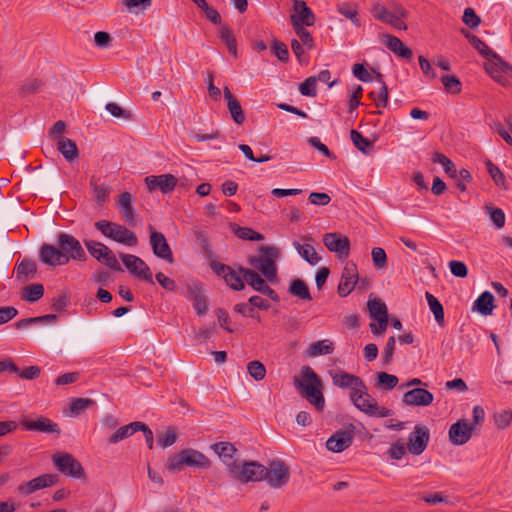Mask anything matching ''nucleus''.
<instances>
[{
    "label": "nucleus",
    "mask_w": 512,
    "mask_h": 512,
    "mask_svg": "<svg viewBox=\"0 0 512 512\" xmlns=\"http://www.w3.org/2000/svg\"><path fill=\"white\" fill-rule=\"evenodd\" d=\"M271 51L279 61L286 63L289 60V51L285 43L274 39L272 41Z\"/></svg>",
    "instance_id": "nucleus-52"
},
{
    "label": "nucleus",
    "mask_w": 512,
    "mask_h": 512,
    "mask_svg": "<svg viewBox=\"0 0 512 512\" xmlns=\"http://www.w3.org/2000/svg\"><path fill=\"white\" fill-rule=\"evenodd\" d=\"M265 471L266 466L257 461H244L237 467H232L229 476L241 483L258 482L265 477Z\"/></svg>",
    "instance_id": "nucleus-7"
},
{
    "label": "nucleus",
    "mask_w": 512,
    "mask_h": 512,
    "mask_svg": "<svg viewBox=\"0 0 512 512\" xmlns=\"http://www.w3.org/2000/svg\"><path fill=\"white\" fill-rule=\"evenodd\" d=\"M293 2L295 14L290 16L292 26H294V22H297L302 26H313L315 24L316 17L311 8L308 7L303 0H293Z\"/></svg>",
    "instance_id": "nucleus-25"
},
{
    "label": "nucleus",
    "mask_w": 512,
    "mask_h": 512,
    "mask_svg": "<svg viewBox=\"0 0 512 512\" xmlns=\"http://www.w3.org/2000/svg\"><path fill=\"white\" fill-rule=\"evenodd\" d=\"M44 295V287L42 284H31L25 287V294L22 299L30 303H34L41 299Z\"/></svg>",
    "instance_id": "nucleus-49"
},
{
    "label": "nucleus",
    "mask_w": 512,
    "mask_h": 512,
    "mask_svg": "<svg viewBox=\"0 0 512 512\" xmlns=\"http://www.w3.org/2000/svg\"><path fill=\"white\" fill-rule=\"evenodd\" d=\"M254 308L261 310H268L270 304L260 296H252L249 298L248 303H239L234 306V310L242 315H246V310H249V316L258 318L254 313Z\"/></svg>",
    "instance_id": "nucleus-28"
},
{
    "label": "nucleus",
    "mask_w": 512,
    "mask_h": 512,
    "mask_svg": "<svg viewBox=\"0 0 512 512\" xmlns=\"http://www.w3.org/2000/svg\"><path fill=\"white\" fill-rule=\"evenodd\" d=\"M316 81L314 76L308 77L299 86V91L303 96L315 97L316 96Z\"/></svg>",
    "instance_id": "nucleus-60"
},
{
    "label": "nucleus",
    "mask_w": 512,
    "mask_h": 512,
    "mask_svg": "<svg viewBox=\"0 0 512 512\" xmlns=\"http://www.w3.org/2000/svg\"><path fill=\"white\" fill-rule=\"evenodd\" d=\"M150 192L160 190L163 194L172 192L177 185V178L172 174H162L158 176H147L144 179Z\"/></svg>",
    "instance_id": "nucleus-19"
},
{
    "label": "nucleus",
    "mask_w": 512,
    "mask_h": 512,
    "mask_svg": "<svg viewBox=\"0 0 512 512\" xmlns=\"http://www.w3.org/2000/svg\"><path fill=\"white\" fill-rule=\"evenodd\" d=\"M58 482V475L56 474H43L33 478L27 482L21 483L17 487V491L21 495H30L40 489L50 487Z\"/></svg>",
    "instance_id": "nucleus-17"
},
{
    "label": "nucleus",
    "mask_w": 512,
    "mask_h": 512,
    "mask_svg": "<svg viewBox=\"0 0 512 512\" xmlns=\"http://www.w3.org/2000/svg\"><path fill=\"white\" fill-rule=\"evenodd\" d=\"M323 243L325 247L337 253L340 257H348L350 253V240L346 236H341L339 233L331 232L323 236Z\"/></svg>",
    "instance_id": "nucleus-18"
},
{
    "label": "nucleus",
    "mask_w": 512,
    "mask_h": 512,
    "mask_svg": "<svg viewBox=\"0 0 512 512\" xmlns=\"http://www.w3.org/2000/svg\"><path fill=\"white\" fill-rule=\"evenodd\" d=\"M337 11L345 16L346 18L350 19L352 23L359 27L360 26V20L358 19V6L357 4L344 2L337 6Z\"/></svg>",
    "instance_id": "nucleus-43"
},
{
    "label": "nucleus",
    "mask_w": 512,
    "mask_h": 512,
    "mask_svg": "<svg viewBox=\"0 0 512 512\" xmlns=\"http://www.w3.org/2000/svg\"><path fill=\"white\" fill-rule=\"evenodd\" d=\"M53 464L65 476L72 478L85 477L82 464L69 453H56L52 456Z\"/></svg>",
    "instance_id": "nucleus-10"
},
{
    "label": "nucleus",
    "mask_w": 512,
    "mask_h": 512,
    "mask_svg": "<svg viewBox=\"0 0 512 512\" xmlns=\"http://www.w3.org/2000/svg\"><path fill=\"white\" fill-rule=\"evenodd\" d=\"M426 300L428 302L429 308L434 314L436 322L440 327H443L445 324L444 320V308L440 301L431 293L426 292L425 294Z\"/></svg>",
    "instance_id": "nucleus-41"
},
{
    "label": "nucleus",
    "mask_w": 512,
    "mask_h": 512,
    "mask_svg": "<svg viewBox=\"0 0 512 512\" xmlns=\"http://www.w3.org/2000/svg\"><path fill=\"white\" fill-rule=\"evenodd\" d=\"M358 281L357 266L354 263H347L343 269L341 281L338 285L340 297L348 296L355 288Z\"/></svg>",
    "instance_id": "nucleus-21"
},
{
    "label": "nucleus",
    "mask_w": 512,
    "mask_h": 512,
    "mask_svg": "<svg viewBox=\"0 0 512 512\" xmlns=\"http://www.w3.org/2000/svg\"><path fill=\"white\" fill-rule=\"evenodd\" d=\"M40 260L49 266L65 265L69 262V256L61 248L45 243L40 248Z\"/></svg>",
    "instance_id": "nucleus-24"
},
{
    "label": "nucleus",
    "mask_w": 512,
    "mask_h": 512,
    "mask_svg": "<svg viewBox=\"0 0 512 512\" xmlns=\"http://www.w3.org/2000/svg\"><path fill=\"white\" fill-rule=\"evenodd\" d=\"M150 231V244L153 253L156 257L166 260L169 263L173 262L172 250L163 233L154 230L152 226H149Z\"/></svg>",
    "instance_id": "nucleus-15"
},
{
    "label": "nucleus",
    "mask_w": 512,
    "mask_h": 512,
    "mask_svg": "<svg viewBox=\"0 0 512 512\" xmlns=\"http://www.w3.org/2000/svg\"><path fill=\"white\" fill-rule=\"evenodd\" d=\"M486 59L484 69L490 76L504 74L512 77V65L503 60L499 54L493 52Z\"/></svg>",
    "instance_id": "nucleus-27"
},
{
    "label": "nucleus",
    "mask_w": 512,
    "mask_h": 512,
    "mask_svg": "<svg viewBox=\"0 0 512 512\" xmlns=\"http://www.w3.org/2000/svg\"><path fill=\"white\" fill-rule=\"evenodd\" d=\"M432 161L434 163L441 164L444 168V171L451 177L457 178V169L455 164L444 154L436 151L433 153Z\"/></svg>",
    "instance_id": "nucleus-44"
},
{
    "label": "nucleus",
    "mask_w": 512,
    "mask_h": 512,
    "mask_svg": "<svg viewBox=\"0 0 512 512\" xmlns=\"http://www.w3.org/2000/svg\"><path fill=\"white\" fill-rule=\"evenodd\" d=\"M294 245L296 249L298 250L299 254L303 257L305 261H307L311 265H316L320 260L321 257L318 255L316 250L313 246L309 244L301 245L298 242H294Z\"/></svg>",
    "instance_id": "nucleus-42"
},
{
    "label": "nucleus",
    "mask_w": 512,
    "mask_h": 512,
    "mask_svg": "<svg viewBox=\"0 0 512 512\" xmlns=\"http://www.w3.org/2000/svg\"><path fill=\"white\" fill-rule=\"evenodd\" d=\"M485 210L497 229L504 227L505 214L501 208L486 206Z\"/></svg>",
    "instance_id": "nucleus-53"
},
{
    "label": "nucleus",
    "mask_w": 512,
    "mask_h": 512,
    "mask_svg": "<svg viewBox=\"0 0 512 512\" xmlns=\"http://www.w3.org/2000/svg\"><path fill=\"white\" fill-rule=\"evenodd\" d=\"M211 449L219 456L230 475L232 467H237L238 465L237 458L235 457L237 453L235 446L230 442H217L211 445Z\"/></svg>",
    "instance_id": "nucleus-23"
},
{
    "label": "nucleus",
    "mask_w": 512,
    "mask_h": 512,
    "mask_svg": "<svg viewBox=\"0 0 512 512\" xmlns=\"http://www.w3.org/2000/svg\"><path fill=\"white\" fill-rule=\"evenodd\" d=\"M406 453L405 446L401 440H398L394 444L390 446L387 450V455L389 459L392 460H400Z\"/></svg>",
    "instance_id": "nucleus-64"
},
{
    "label": "nucleus",
    "mask_w": 512,
    "mask_h": 512,
    "mask_svg": "<svg viewBox=\"0 0 512 512\" xmlns=\"http://www.w3.org/2000/svg\"><path fill=\"white\" fill-rule=\"evenodd\" d=\"M290 478V469L288 465L281 460H272L268 463L263 480L274 489L284 487Z\"/></svg>",
    "instance_id": "nucleus-9"
},
{
    "label": "nucleus",
    "mask_w": 512,
    "mask_h": 512,
    "mask_svg": "<svg viewBox=\"0 0 512 512\" xmlns=\"http://www.w3.org/2000/svg\"><path fill=\"white\" fill-rule=\"evenodd\" d=\"M367 306L372 319H389L387 306L380 298H369Z\"/></svg>",
    "instance_id": "nucleus-36"
},
{
    "label": "nucleus",
    "mask_w": 512,
    "mask_h": 512,
    "mask_svg": "<svg viewBox=\"0 0 512 512\" xmlns=\"http://www.w3.org/2000/svg\"><path fill=\"white\" fill-rule=\"evenodd\" d=\"M239 272L244 277L248 285H250L255 291L268 296L274 302H279V296L269 287L265 280L254 270L239 266Z\"/></svg>",
    "instance_id": "nucleus-12"
},
{
    "label": "nucleus",
    "mask_w": 512,
    "mask_h": 512,
    "mask_svg": "<svg viewBox=\"0 0 512 512\" xmlns=\"http://www.w3.org/2000/svg\"><path fill=\"white\" fill-rule=\"evenodd\" d=\"M494 296L491 292L485 291L474 301L472 310L483 316L491 315L494 309Z\"/></svg>",
    "instance_id": "nucleus-30"
},
{
    "label": "nucleus",
    "mask_w": 512,
    "mask_h": 512,
    "mask_svg": "<svg viewBox=\"0 0 512 512\" xmlns=\"http://www.w3.org/2000/svg\"><path fill=\"white\" fill-rule=\"evenodd\" d=\"M21 425L27 431H39L46 434L56 435H60L61 433L59 425L44 416H39L34 420L23 419L21 421Z\"/></svg>",
    "instance_id": "nucleus-20"
},
{
    "label": "nucleus",
    "mask_w": 512,
    "mask_h": 512,
    "mask_svg": "<svg viewBox=\"0 0 512 512\" xmlns=\"http://www.w3.org/2000/svg\"><path fill=\"white\" fill-rule=\"evenodd\" d=\"M177 436L176 431L173 428H167V430L158 436V444L163 447L172 446L176 442Z\"/></svg>",
    "instance_id": "nucleus-63"
},
{
    "label": "nucleus",
    "mask_w": 512,
    "mask_h": 512,
    "mask_svg": "<svg viewBox=\"0 0 512 512\" xmlns=\"http://www.w3.org/2000/svg\"><path fill=\"white\" fill-rule=\"evenodd\" d=\"M220 38L226 44L228 51L234 57H237V41L232 30L227 26L220 29Z\"/></svg>",
    "instance_id": "nucleus-46"
},
{
    "label": "nucleus",
    "mask_w": 512,
    "mask_h": 512,
    "mask_svg": "<svg viewBox=\"0 0 512 512\" xmlns=\"http://www.w3.org/2000/svg\"><path fill=\"white\" fill-rule=\"evenodd\" d=\"M302 380L295 379V386L301 390L302 395L321 411L325 405L322 394V383L317 374L309 366L301 368Z\"/></svg>",
    "instance_id": "nucleus-2"
},
{
    "label": "nucleus",
    "mask_w": 512,
    "mask_h": 512,
    "mask_svg": "<svg viewBox=\"0 0 512 512\" xmlns=\"http://www.w3.org/2000/svg\"><path fill=\"white\" fill-rule=\"evenodd\" d=\"M330 375L335 386L342 389H350V400L361 412L370 417L379 418L390 417L394 414L391 409L378 405L377 401L368 393V387L359 376L345 371H339L334 374L330 372Z\"/></svg>",
    "instance_id": "nucleus-1"
},
{
    "label": "nucleus",
    "mask_w": 512,
    "mask_h": 512,
    "mask_svg": "<svg viewBox=\"0 0 512 512\" xmlns=\"http://www.w3.org/2000/svg\"><path fill=\"white\" fill-rule=\"evenodd\" d=\"M94 401L88 398H74L70 402V412L74 415H78L85 411L88 407L94 405Z\"/></svg>",
    "instance_id": "nucleus-55"
},
{
    "label": "nucleus",
    "mask_w": 512,
    "mask_h": 512,
    "mask_svg": "<svg viewBox=\"0 0 512 512\" xmlns=\"http://www.w3.org/2000/svg\"><path fill=\"white\" fill-rule=\"evenodd\" d=\"M469 43L485 58L490 56L494 51L476 35H467Z\"/></svg>",
    "instance_id": "nucleus-57"
},
{
    "label": "nucleus",
    "mask_w": 512,
    "mask_h": 512,
    "mask_svg": "<svg viewBox=\"0 0 512 512\" xmlns=\"http://www.w3.org/2000/svg\"><path fill=\"white\" fill-rule=\"evenodd\" d=\"M119 256L129 273L139 280L154 284L152 272L143 259L136 255L125 253H120Z\"/></svg>",
    "instance_id": "nucleus-11"
},
{
    "label": "nucleus",
    "mask_w": 512,
    "mask_h": 512,
    "mask_svg": "<svg viewBox=\"0 0 512 512\" xmlns=\"http://www.w3.org/2000/svg\"><path fill=\"white\" fill-rule=\"evenodd\" d=\"M230 229L238 238L242 240L262 241L264 239L263 234L254 231L250 227H241L236 223H231Z\"/></svg>",
    "instance_id": "nucleus-38"
},
{
    "label": "nucleus",
    "mask_w": 512,
    "mask_h": 512,
    "mask_svg": "<svg viewBox=\"0 0 512 512\" xmlns=\"http://www.w3.org/2000/svg\"><path fill=\"white\" fill-rule=\"evenodd\" d=\"M373 265L378 268H384L387 265V255L383 248L375 247L371 252Z\"/></svg>",
    "instance_id": "nucleus-61"
},
{
    "label": "nucleus",
    "mask_w": 512,
    "mask_h": 512,
    "mask_svg": "<svg viewBox=\"0 0 512 512\" xmlns=\"http://www.w3.org/2000/svg\"><path fill=\"white\" fill-rule=\"evenodd\" d=\"M434 400V395L424 388H413L405 392L402 402L409 406H428Z\"/></svg>",
    "instance_id": "nucleus-26"
},
{
    "label": "nucleus",
    "mask_w": 512,
    "mask_h": 512,
    "mask_svg": "<svg viewBox=\"0 0 512 512\" xmlns=\"http://www.w3.org/2000/svg\"><path fill=\"white\" fill-rule=\"evenodd\" d=\"M84 244L90 255L97 261L105 264L108 268L114 271L123 272L115 254L105 244L94 240H84Z\"/></svg>",
    "instance_id": "nucleus-8"
},
{
    "label": "nucleus",
    "mask_w": 512,
    "mask_h": 512,
    "mask_svg": "<svg viewBox=\"0 0 512 512\" xmlns=\"http://www.w3.org/2000/svg\"><path fill=\"white\" fill-rule=\"evenodd\" d=\"M376 78L380 82L379 91H377V92L371 91L368 95L374 101V103L377 107L384 108L387 106V103H388V96H389L388 88L382 79L383 76L381 73L377 72Z\"/></svg>",
    "instance_id": "nucleus-37"
},
{
    "label": "nucleus",
    "mask_w": 512,
    "mask_h": 512,
    "mask_svg": "<svg viewBox=\"0 0 512 512\" xmlns=\"http://www.w3.org/2000/svg\"><path fill=\"white\" fill-rule=\"evenodd\" d=\"M352 430H338L326 441V448L334 453H340L349 448L353 442Z\"/></svg>",
    "instance_id": "nucleus-22"
},
{
    "label": "nucleus",
    "mask_w": 512,
    "mask_h": 512,
    "mask_svg": "<svg viewBox=\"0 0 512 512\" xmlns=\"http://www.w3.org/2000/svg\"><path fill=\"white\" fill-rule=\"evenodd\" d=\"M94 225L105 237L111 238L118 243L127 246H136L138 243L136 234L120 224L99 220Z\"/></svg>",
    "instance_id": "nucleus-6"
},
{
    "label": "nucleus",
    "mask_w": 512,
    "mask_h": 512,
    "mask_svg": "<svg viewBox=\"0 0 512 512\" xmlns=\"http://www.w3.org/2000/svg\"><path fill=\"white\" fill-rule=\"evenodd\" d=\"M494 423L499 429H504L510 425L512 422V411L511 410H503L501 412L495 413Z\"/></svg>",
    "instance_id": "nucleus-59"
},
{
    "label": "nucleus",
    "mask_w": 512,
    "mask_h": 512,
    "mask_svg": "<svg viewBox=\"0 0 512 512\" xmlns=\"http://www.w3.org/2000/svg\"><path fill=\"white\" fill-rule=\"evenodd\" d=\"M386 38V46L397 56L410 60L413 57L412 50L407 47L399 38L386 34L384 35Z\"/></svg>",
    "instance_id": "nucleus-31"
},
{
    "label": "nucleus",
    "mask_w": 512,
    "mask_h": 512,
    "mask_svg": "<svg viewBox=\"0 0 512 512\" xmlns=\"http://www.w3.org/2000/svg\"><path fill=\"white\" fill-rule=\"evenodd\" d=\"M399 379L397 376L388 374L386 372L377 373L376 386L384 390H392L397 386Z\"/></svg>",
    "instance_id": "nucleus-47"
},
{
    "label": "nucleus",
    "mask_w": 512,
    "mask_h": 512,
    "mask_svg": "<svg viewBox=\"0 0 512 512\" xmlns=\"http://www.w3.org/2000/svg\"><path fill=\"white\" fill-rule=\"evenodd\" d=\"M227 108L231 114V117L233 119V121L238 124V125H241L244 123L245 121V114L243 112V109L241 107V104L240 102L237 100L235 101H230L228 104H227Z\"/></svg>",
    "instance_id": "nucleus-54"
},
{
    "label": "nucleus",
    "mask_w": 512,
    "mask_h": 512,
    "mask_svg": "<svg viewBox=\"0 0 512 512\" xmlns=\"http://www.w3.org/2000/svg\"><path fill=\"white\" fill-rule=\"evenodd\" d=\"M57 149L70 163L78 158L79 151L76 143L67 137H60L57 142Z\"/></svg>",
    "instance_id": "nucleus-33"
},
{
    "label": "nucleus",
    "mask_w": 512,
    "mask_h": 512,
    "mask_svg": "<svg viewBox=\"0 0 512 512\" xmlns=\"http://www.w3.org/2000/svg\"><path fill=\"white\" fill-rule=\"evenodd\" d=\"M56 314H46L42 316H36V317H30V318H23L15 322V327L17 329H24L31 325L36 324H43V323H53L57 320Z\"/></svg>",
    "instance_id": "nucleus-40"
},
{
    "label": "nucleus",
    "mask_w": 512,
    "mask_h": 512,
    "mask_svg": "<svg viewBox=\"0 0 512 512\" xmlns=\"http://www.w3.org/2000/svg\"><path fill=\"white\" fill-rule=\"evenodd\" d=\"M247 370L249 375L256 381L264 379L266 375L265 366L258 360H254L248 363Z\"/></svg>",
    "instance_id": "nucleus-56"
},
{
    "label": "nucleus",
    "mask_w": 512,
    "mask_h": 512,
    "mask_svg": "<svg viewBox=\"0 0 512 512\" xmlns=\"http://www.w3.org/2000/svg\"><path fill=\"white\" fill-rule=\"evenodd\" d=\"M57 239L61 250L69 256V259L72 258L78 261H85L87 259L84 249L74 236L67 233H60Z\"/></svg>",
    "instance_id": "nucleus-14"
},
{
    "label": "nucleus",
    "mask_w": 512,
    "mask_h": 512,
    "mask_svg": "<svg viewBox=\"0 0 512 512\" xmlns=\"http://www.w3.org/2000/svg\"><path fill=\"white\" fill-rule=\"evenodd\" d=\"M224 280L233 290L240 291L245 288L244 277L239 271L237 272L231 267L230 271L225 275Z\"/></svg>",
    "instance_id": "nucleus-48"
},
{
    "label": "nucleus",
    "mask_w": 512,
    "mask_h": 512,
    "mask_svg": "<svg viewBox=\"0 0 512 512\" xmlns=\"http://www.w3.org/2000/svg\"><path fill=\"white\" fill-rule=\"evenodd\" d=\"M37 273V265L36 262L32 259H23L20 263L16 266V276L17 279H28L33 278L35 274Z\"/></svg>",
    "instance_id": "nucleus-39"
},
{
    "label": "nucleus",
    "mask_w": 512,
    "mask_h": 512,
    "mask_svg": "<svg viewBox=\"0 0 512 512\" xmlns=\"http://www.w3.org/2000/svg\"><path fill=\"white\" fill-rule=\"evenodd\" d=\"M117 206L122 213L128 225H135V210L132 205V195L129 192H123L117 201Z\"/></svg>",
    "instance_id": "nucleus-29"
},
{
    "label": "nucleus",
    "mask_w": 512,
    "mask_h": 512,
    "mask_svg": "<svg viewBox=\"0 0 512 512\" xmlns=\"http://www.w3.org/2000/svg\"><path fill=\"white\" fill-rule=\"evenodd\" d=\"M430 440L429 429L424 425H416L408 437L407 448L413 455L422 454Z\"/></svg>",
    "instance_id": "nucleus-13"
},
{
    "label": "nucleus",
    "mask_w": 512,
    "mask_h": 512,
    "mask_svg": "<svg viewBox=\"0 0 512 512\" xmlns=\"http://www.w3.org/2000/svg\"><path fill=\"white\" fill-rule=\"evenodd\" d=\"M288 292L303 301H311L312 296L308 285L302 279H295L290 282Z\"/></svg>",
    "instance_id": "nucleus-35"
},
{
    "label": "nucleus",
    "mask_w": 512,
    "mask_h": 512,
    "mask_svg": "<svg viewBox=\"0 0 512 512\" xmlns=\"http://www.w3.org/2000/svg\"><path fill=\"white\" fill-rule=\"evenodd\" d=\"M210 459L202 452L187 448L169 457L168 469L171 472H179L184 467H193L196 469H209Z\"/></svg>",
    "instance_id": "nucleus-3"
},
{
    "label": "nucleus",
    "mask_w": 512,
    "mask_h": 512,
    "mask_svg": "<svg viewBox=\"0 0 512 512\" xmlns=\"http://www.w3.org/2000/svg\"><path fill=\"white\" fill-rule=\"evenodd\" d=\"M372 16L382 23L391 25L399 30H407L408 27L404 23V19L409 16V12L400 3L394 2L389 11L382 3L375 2L371 8Z\"/></svg>",
    "instance_id": "nucleus-5"
},
{
    "label": "nucleus",
    "mask_w": 512,
    "mask_h": 512,
    "mask_svg": "<svg viewBox=\"0 0 512 512\" xmlns=\"http://www.w3.org/2000/svg\"><path fill=\"white\" fill-rule=\"evenodd\" d=\"M351 140L355 147L363 153H366L367 147H372L373 143L365 138L360 132L357 130H351L350 132Z\"/></svg>",
    "instance_id": "nucleus-58"
},
{
    "label": "nucleus",
    "mask_w": 512,
    "mask_h": 512,
    "mask_svg": "<svg viewBox=\"0 0 512 512\" xmlns=\"http://www.w3.org/2000/svg\"><path fill=\"white\" fill-rule=\"evenodd\" d=\"M487 170L491 178L493 179L494 183L501 187L504 190L508 189V185L506 182L505 175L503 172L499 169L498 166H496L491 160H486L485 162Z\"/></svg>",
    "instance_id": "nucleus-45"
},
{
    "label": "nucleus",
    "mask_w": 512,
    "mask_h": 512,
    "mask_svg": "<svg viewBox=\"0 0 512 512\" xmlns=\"http://www.w3.org/2000/svg\"><path fill=\"white\" fill-rule=\"evenodd\" d=\"M463 22L471 29H475L481 23V18L472 8H466L462 17Z\"/></svg>",
    "instance_id": "nucleus-62"
},
{
    "label": "nucleus",
    "mask_w": 512,
    "mask_h": 512,
    "mask_svg": "<svg viewBox=\"0 0 512 512\" xmlns=\"http://www.w3.org/2000/svg\"><path fill=\"white\" fill-rule=\"evenodd\" d=\"M441 82L444 85L446 92L451 94H459L461 92L462 84L459 78L455 75H443Z\"/></svg>",
    "instance_id": "nucleus-51"
},
{
    "label": "nucleus",
    "mask_w": 512,
    "mask_h": 512,
    "mask_svg": "<svg viewBox=\"0 0 512 512\" xmlns=\"http://www.w3.org/2000/svg\"><path fill=\"white\" fill-rule=\"evenodd\" d=\"M473 432L474 425H469L466 419H460L450 426L449 441L453 445H464L471 439Z\"/></svg>",
    "instance_id": "nucleus-16"
},
{
    "label": "nucleus",
    "mask_w": 512,
    "mask_h": 512,
    "mask_svg": "<svg viewBox=\"0 0 512 512\" xmlns=\"http://www.w3.org/2000/svg\"><path fill=\"white\" fill-rule=\"evenodd\" d=\"M260 256H251L248 258V263L258 269L263 276L271 283H276L277 267L276 259L279 257V249L275 246L262 245L259 247Z\"/></svg>",
    "instance_id": "nucleus-4"
},
{
    "label": "nucleus",
    "mask_w": 512,
    "mask_h": 512,
    "mask_svg": "<svg viewBox=\"0 0 512 512\" xmlns=\"http://www.w3.org/2000/svg\"><path fill=\"white\" fill-rule=\"evenodd\" d=\"M140 428H143L142 422L135 421L131 422L125 426H122L118 428L109 438L108 443L110 444H116L119 441H122L130 436H132L134 433L138 432Z\"/></svg>",
    "instance_id": "nucleus-32"
},
{
    "label": "nucleus",
    "mask_w": 512,
    "mask_h": 512,
    "mask_svg": "<svg viewBox=\"0 0 512 512\" xmlns=\"http://www.w3.org/2000/svg\"><path fill=\"white\" fill-rule=\"evenodd\" d=\"M334 351V344L332 341L325 339L313 342L309 345V347L306 350V355L308 357H317L320 355H328L333 353Z\"/></svg>",
    "instance_id": "nucleus-34"
},
{
    "label": "nucleus",
    "mask_w": 512,
    "mask_h": 512,
    "mask_svg": "<svg viewBox=\"0 0 512 512\" xmlns=\"http://www.w3.org/2000/svg\"><path fill=\"white\" fill-rule=\"evenodd\" d=\"M292 27L296 35L299 37L300 42L309 50L313 49L315 46L314 39L311 33L305 28V26H302L297 22H294V26Z\"/></svg>",
    "instance_id": "nucleus-50"
}]
</instances>
